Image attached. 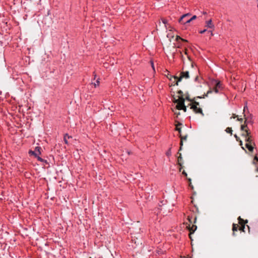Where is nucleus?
<instances>
[{
	"mask_svg": "<svg viewBox=\"0 0 258 258\" xmlns=\"http://www.w3.org/2000/svg\"><path fill=\"white\" fill-rule=\"evenodd\" d=\"M234 137L236 139V141H239V140H240V138L237 136V135H234Z\"/></svg>",
	"mask_w": 258,
	"mask_h": 258,
	"instance_id": "2f4dec72",
	"label": "nucleus"
},
{
	"mask_svg": "<svg viewBox=\"0 0 258 258\" xmlns=\"http://www.w3.org/2000/svg\"><path fill=\"white\" fill-rule=\"evenodd\" d=\"M189 77V72L188 71L186 72H182L180 73V76L179 78H178L177 77L174 76V78L175 79H177V82L176 83V85H178V83L179 82H180L182 78H184L185 79H188Z\"/></svg>",
	"mask_w": 258,
	"mask_h": 258,
	"instance_id": "7ed1b4c3",
	"label": "nucleus"
},
{
	"mask_svg": "<svg viewBox=\"0 0 258 258\" xmlns=\"http://www.w3.org/2000/svg\"><path fill=\"white\" fill-rule=\"evenodd\" d=\"M255 145L252 144H245V147L250 152H252L254 149V146Z\"/></svg>",
	"mask_w": 258,
	"mask_h": 258,
	"instance_id": "9d476101",
	"label": "nucleus"
},
{
	"mask_svg": "<svg viewBox=\"0 0 258 258\" xmlns=\"http://www.w3.org/2000/svg\"><path fill=\"white\" fill-rule=\"evenodd\" d=\"M225 132L227 133H229L231 135L232 134V130L231 127H228L226 128Z\"/></svg>",
	"mask_w": 258,
	"mask_h": 258,
	"instance_id": "412c9836",
	"label": "nucleus"
},
{
	"mask_svg": "<svg viewBox=\"0 0 258 258\" xmlns=\"http://www.w3.org/2000/svg\"><path fill=\"white\" fill-rule=\"evenodd\" d=\"M198 105H199V103L198 102H195L194 103L191 105L190 108L192 109L195 113H201L203 116H204V114L202 108L198 107Z\"/></svg>",
	"mask_w": 258,
	"mask_h": 258,
	"instance_id": "f03ea898",
	"label": "nucleus"
},
{
	"mask_svg": "<svg viewBox=\"0 0 258 258\" xmlns=\"http://www.w3.org/2000/svg\"><path fill=\"white\" fill-rule=\"evenodd\" d=\"M177 93H178V94H180V96H182L183 92H182V91L179 90V91H178V92H177Z\"/></svg>",
	"mask_w": 258,
	"mask_h": 258,
	"instance_id": "473e14b6",
	"label": "nucleus"
},
{
	"mask_svg": "<svg viewBox=\"0 0 258 258\" xmlns=\"http://www.w3.org/2000/svg\"><path fill=\"white\" fill-rule=\"evenodd\" d=\"M255 145L252 144H245V147L250 152H252L254 149V146Z\"/></svg>",
	"mask_w": 258,
	"mask_h": 258,
	"instance_id": "1a4fd4ad",
	"label": "nucleus"
},
{
	"mask_svg": "<svg viewBox=\"0 0 258 258\" xmlns=\"http://www.w3.org/2000/svg\"><path fill=\"white\" fill-rule=\"evenodd\" d=\"M206 31H207V30H206V29H204V30H201V31H200L199 32H200V33H201V34H203V33H205V32H206Z\"/></svg>",
	"mask_w": 258,
	"mask_h": 258,
	"instance_id": "72a5a7b5",
	"label": "nucleus"
},
{
	"mask_svg": "<svg viewBox=\"0 0 258 258\" xmlns=\"http://www.w3.org/2000/svg\"><path fill=\"white\" fill-rule=\"evenodd\" d=\"M185 98L186 100H187L188 101H191L188 96H186Z\"/></svg>",
	"mask_w": 258,
	"mask_h": 258,
	"instance_id": "58836bf2",
	"label": "nucleus"
},
{
	"mask_svg": "<svg viewBox=\"0 0 258 258\" xmlns=\"http://www.w3.org/2000/svg\"><path fill=\"white\" fill-rule=\"evenodd\" d=\"M247 108V107L246 105H245L244 107V108H243V111L244 112L245 111V109Z\"/></svg>",
	"mask_w": 258,
	"mask_h": 258,
	"instance_id": "37998d69",
	"label": "nucleus"
},
{
	"mask_svg": "<svg viewBox=\"0 0 258 258\" xmlns=\"http://www.w3.org/2000/svg\"><path fill=\"white\" fill-rule=\"evenodd\" d=\"M244 132V133L242 134L241 136L243 137H252L251 135V133L248 130H245L244 131H243Z\"/></svg>",
	"mask_w": 258,
	"mask_h": 258,
	"instance_id": "6e6552de",
	"label": "nucleus"
},
{
	"mask_svg": "<svg viewBox=\"0 0 258 258\" xmlns=\"http://www.w3.org/2000/svg\"><path fill=\"white\" fill-rule=\"evenodd\" d=\"M206 26L208 28H211V29L214 28V25L213 24L212 21L211 19L206 21Z\"/></svg>",
	"mask_w": 258,
	"mask_h": 258,
	"instance_id": "423d86ee",
	"label": "nucleus"
},
{
	"mask_svg": "<svg viewBox=\"0 0 258 258\" xmlns=\"http://www.w3.org/2000/svg\"><path fill=\"white\" fill-rule=\"evenodd\" d=\"M198 79V77H196V78H195V81H197Z\"/></svg>",
	"mask_w": 258,
	"mask_h": 258,
	"instance_id": "a18cd8bd",
	"label": "nucleus"
},
{
	"mask_svg": "<svg viewBox=\"0 0 258 258\" xmlns=\"http://www.w3.org/2000/svg\"><path fill=\"white\" fill-rule=\"evenodd\" d=\"M197 18V16L196 15L193 16L190 19L191 21L194 20H195Z\"/></svg>",
	"mask_w": 258,
	"mask_h": 258,
	"instance_id": "7c9ffc66",
	"label": "nucleus"
},
{
	"mask_svg": "<svg viewBox=\"0 0 258 258\" xmlns=\"http://www.w3.org/2000/svg\"><path fill=\"white\" fill-rule=\"evenodd\" d=\"M178 38H180V37L179 36H177V39H178Z\"/></svg>",
	"mask_w": 258,
	"mask_h": 258,
	"instance_id": "8fccbe9b",
	"label": "nucleus"
},
{
	"mask_svg": "<svg viewBox=\"0 0 258 258\" xmlns=\"http://www.w3.org/2000/svg\"><path fill=\"white\" fill-rule=\"evenodd\" d=\"M238 227V225H237L236 224H233L232 230H233V236L235 235V232L237 231Z\"/></svg>",
	"mask_w": 258,
	"mask_h": 258,
	"instance_id": "f8f14e48",
	"label": "nucleus"
},
{
	"mask_svg": "<svg viewBox=\"0 0 258 258\" xmlns=\"http://www.w3.org/2000/svg\"><path fill=\"white\" fill-rule=\"evenodd\" d=\"M182 160V157L181 156V155L180 154L179 156L178 157L177 161H178V164L180 166H181V165H182V162H181Z\"/></svg>",
	"mask_w": 258,
	"mask_h": 258,
	"instance_id": "6ab92c4d",
	"label": "nucleus"
},
{
	"mask_svg": "<svg viewBox=\"0 0 258 258\" xmlns=\"http://www.w3.org/2000/svg\"><path fill=\"white\" fill-rule=\"evenodd\" d=\"M254 160H256L257 162H258V158L256 156H255L254 157Z\"/></svg>",
	"mask_w": 258,
	"mask_h": 258,
	"instance_id": "ea45409f",
	"label": "nucleus"
},
{
	"mask_svg": "<svg viewBox=\"0 0 258 258\" xmlns=\"http://www.w3.org/2000/svg\"><path fill=\"white\" fill-rule=\"evenodd\" d=\"M41 148L40 147H36L35 148V150L33 151H30V153L34 155L35 157H37V155H39L41 154Z\"/></svg>",
	"mask_w": 258,
	"mask_h": 258,
	"instance_id": "20e7f679",
	"label": "nucleus"
},
{
	"mask_svg": "<svg viewBox=\"0 0 258 258\" xmlns=\"http://www.w3.org/2000/svg\"><path fill=\"white\" fill-rule=\"evenodd\" d=\"M181 110H183L184 112L186 111V107L185 105L183 106V108Z\"/></svg>",
	"mask_w": 258,
	"mask_h": 258,
	"instance_id": "f704fd0d",
	"label": "nucleus"
},
{
	"mask_svg": "<svg viewBox=\"0 0 258 258\" xmlns=\"http://www.w3.org/2000/svg\"><path fill=\"white\" fill-rule=\"evenodd\" d=\"M70 138H72V137L69 136V135L67 134L64 135V137H63V140H64L65 144H68V139H69Z\"/></svg>",
	"mask_w": 258,
	"mask_h": 258,
	"instance_id": "ddd939ff",
	"label": "nucleus"
},
{
	"mask_svg": "<svg viewBox=\"0 0 258 258\" xmlns=\"http://www.w3.org/2000/svg\"><path fill=\"white\" fill-rule=\"evenodd\" d=\"M208 33H210L211 36H213L214 35L212 31H208Z\"/></svg>",
	"mask_w": 258,
	"mask_h": 258,
	"instance_id": "c9c22d12",
	"label": "nucleus"
},
{
	"mask_svg": "<svg viewBox=\"0 0 258 258\" xmlns=\"http://www.w3.org/2000/svg\"><path fill=\"white\" fill-rule=\"evenodd\" d=\"M181 123H179L176 127V130L178 132L180 135H181V128L178 127V126L181 125Z\"/></svg>",
	"mask_w": 258,
	"mask_h": 258,
	"instance_id": "5701e85b",
	"label": "nucleus"
},
{
	"mask_svg": "<svg viewBox=\"0 0 258 258\" xmlns=\"http://www.w3.org/2000/svg\"><path fill=\"white\" fill-rule=\"evenodd\" d=\"M187 135H185V136L182 137L181 135H180V148L179 151H181L182 150V147L183 146V141L186 140L187 139Z\"/></svg>",
	"mask_w": 258,
	"mask_h": 258,
	"instance_id": "0eeeda50",
	"label": "nucleus"
},
{
	"mask_svg": "<svg viewBox=\"0 0 258 258\" xmlns=\"http://www.w3.org/2000/svg\"><path fill=\"white\" fill-rule=\"evenodd\" d=\"M166 155L167 156H170L171 155V149H169L167 152H166Z\"/></svg>",
	"mask_w": 258,
	"mask_h": 258,
	"instance_id": "393cba45",
	"label": "nucleus"
},
{
	"mask_svg": "<svg viewBox=\"0 0 258 258\" xmlns=\"http://www.w3.org/2000/svg\"><path fill=\"white\" fill-rule=\"evenodd\" d=\"M203 14H204V15H206V14H207V13H206V12H204L203 13Z\"/></svg>",
	"mask_w": 258,
	"mask_h": 258,
	"instance_id": "de8ad7c7",
	"label": "nucleus"
},
{
	"mask_svg": "<svg viewBox=\"0 0 258 258\" xmlns=\"http://www.w3.org/2000/svg\"><path fill=\"white\" fill-rule=\"evenodd\" d=\"M237 116V115H236L235 114H233V116H232V117H231V118H236Z\"/></svg>",
	"mask_w": 258,
	"mask_h": 258,
	"instance_id": "a19ab883",
	"label": "nucleus"
},
{
	"mask_svg": "<svg viewBox=\"0 0 258 258\" xmlns=\"http://www.w3.org/2000/svg\"><path fill=\"white\" fill-rule=\"evenodd\" d=\"M247 125H248V124H247V123L245 124V123H244V124H242L241 125L240 130L243 131L245 130H246L245 128L247 127Z\"/></svg>",
	"mask_w": 258,
	"mask_h": 258,
	"instance_id": "aec40b11",
	"label": "nucleus"
},
{
	"mask_svg": "<svg viewBox=\"0 0 258 258\" xmlns=\"http://www.w3.org/2000/svg\"><path fill=\"white\" fill-rule=\"evenodd\" d=\"M89 258H92L91 257H90Z\"/></svg>",
	"mask_w": 258,
	"mask_h": 258,
	"instance_id": "603ef678",
	"label": "nucleus"
},
{
	"mask_svg": "<svg viewBox=\"0 0 258 258\" xmlns=\"http://www.w3.org/2000/svg\"><path fill=\"white\" fill-rule=\"evenodd\" d=\"M244 141L246 142V144H252L255 145L252 137H244Z\"/></svg>",
	"mask_w": 258,
	"mask_h": 258,
	"instance_id": "39448f33",
	"label": "nucleus"
},
{
	"mask_svg": "<svg viewBox=\"0 0 258 258\" xmlns=\"http://www.w3.org/2000/svg\"><path fill=\"white\" fill-rule=\"evenodd\" d=\"M188 219L190 223H191V220H190V218H189V217L188 218Z\"/></svg>",
	"mask_w": 258,
	"mask_h": 258,
	"instance_id": "49530a36",
	"label": "nucleus"
},
{
	"mask_svg": "<svg viewBox=\"0 0 258 258\" xmlns=\"http://www.w3.org/2000/svg\"><path fill=\"white\" fill-rule=\"evenodd\" d=\"M213 91H214L216 93H218L219 92V89L216 87H214V89H213V90H209L208 92H207V94L206 95V96H207L208 94H210L211 93H212Z\"/></svg>",
	"mask_w": 258,
	"mask_h": 258,
	"instance_id": "dca6fc26",
	"label": "nucleus"
},
{
	"mask_svg": "<svg viewBox=\"0 0 258 258\" xmlns=\"http://www.w3.org/2000/svg\"><path fill=\"white\" fill-rule=\"evenodd\" d=\"M256 170V171L258 172V168H257Z\"/></svg>",
	"mask_w": 258,
	"mask_h": 258,
	"instance_id": "3c124183",
	"label": "nucleus"
},
{
	"mask_svg": "<svg viewBox=\"0 0 258 258\" xmlns=\"http://www.w3.org/2000/svg\"><path fill=\"white\" fill-rule=\"evenodd\" d=\"M244 228H245V225H242L240 227L239 230L244 232Z\"/></svg>",
	"mask_w": 258,
	"mask_h": 258,
	"instance_id": "a878e982",
	"label": "nucleus"
},
{
	"mask_svg": "<svg viewBox=\"0 0 258 258\" xmlns=\"http://www.w3.org/2000/svg\"><path fill=\"white\" fill-rule=\"evenodd\" d=\"M37 158V160L40 162H43L44 161V160L41 158V157H40L39 156V155H37V157H36Z\"/></svg>",
	"mask_w": 258,
	"mask_h": 258,
	"instance_id": "bb28decb",
	"label": "nucleus"
},
{
	"mask_svg": "<svg viewBox=\"0 0 258 258\" xmlns=\"http://www.w3.org/2000/svg\"><path fill=\"white\" fill-rule=\"evenodd\" d=\"M184 98L183 96H179L178 99H175L174 101V103H176L177 104L176 106V110H181L184 105Z\"/></svg>",
	"mask_w": 258,
	"mask_h": 258,
	"instance_id": "f257e3e1",
	"label": "nucleus"
},
{
	"mask_svg": "<svg viewBox=\"0 0 258 258\" xmlns=\"http://www.w3.org/2000/svg\"><path fill=\"white\" fill-rule=\"evenodd\" d=\"M162 23L165 25V27H166V24L167 23V21L166 19H162Z\"/></svg>",
	"mask_w": 258,
	"mask_h": 258,
	"instance_id": "c85d7f7f",
	"label": "nucleus"
},
{
	"mask_svg": "<svg viewBox=\"0 0 258 258\" xmlns=\"http://www.w3.org/2000/svg\"><path fill=\"white\" fill-rule=\"evenodd\" d=\"M188 180L190 182L189 186H191L192 188H193V186H192V185H191V179L190 178H188Z\"/></svg>",
	"mask_w": 258,
	"mask_h": 258,
	"instance_id": "e433bc0d",
	"label": "nucleus"
},
{
	"mask_svg": "<svg viewBox=\"0 0 258 258\" xmlns=\"http://www.w3.org/2000/svg\"><path fill=\"white\" fill-rule=\"evenodd\" d=\"M182 174L184 175L185 176H187V173L184 171L182 172Z\"/></svg>",
	"mask_w": 258,
	"mask_h": 258,
	"instance_id": "79ce46f5",
	"label": "nucleus"
},
{
	"mask_svg": "<svg viewBox=\"0 0 258 258\" xmlns=\"http://www.w3.org/2000/svg\"><path fill=\"white\" fill-rule=\"evenodd\" d=\"M244 123H245V124L247 123V124H253V121L252 120V119H251V118L249 119L248 118L245 117Z\"/></svg>",
	"mask_w": 258,
	"mask_h": 258,
	"instance_id": "2eb2a0df",
	"label": "nucleus"
},
{
	"mask_svg": "<svg viewBox=\"0 0 258 258\" xmlns=\"http://www.w3.org/2000/svg\"><path fill=\"white\" fill-rule=\"evenodd\" d=\"M215 87L218 88V89H220L221 88V84L220 83V82L215 81Z\"/></svg>",
	"mask_w": 258,
	"mask_h": 258,
	"instance_id": "a211bd4d",
	"label": "nucleus"
},
{
	"mask_svg": "<svg viewBox=\"0 0 258 258\" xmlns=\"http://www.w3.org/2000/svg\"><path fill=\"white\" fill-rule=\"evenodd\" d=\"M177 110H176L175 109H172L173 112H174V114H176L177 116L180 115V113L179 111H177Z\"/></svg>",
	"mask_w": 258,
	"mask_h": 258,
	"instance_id": "b1692460",
	"label": "nucleus"
},
{
	"mask_svg": "<svg viewBox=\"0 0 258 258\" xmlns=\"http://www.w3.org/2000/svg\"><path fill=\"white\" fill-rule=\"evenodd\" d=\"M191 14L190 13H187L183 15L179 19L178 22H181L182 21V20L186 18L187 16H190Z\"/></svg>",
	"mask_w": 258,
	"mask_h": 258,
	"instance_id": "4468645a",
	"label": "nucleus"
},
{
	"mask_svg": "<svg viewBox=\"0 0 258 258\" xmlns=\"http://www.w3.org/2000/svg\"><path fill=\"white\" fill-rule=\"evenodd\" d=\"M257 8H258V5H257Z\"/></svg>",
	"mask_w": 258,
	"mask_h": 258,
	"instance_id": "864d4df0",
	"label": "nucleus"
},
{
	"mask_svg": "<svg viewBox=\"0 0 258 258\" xmlns=\"http://www.w3.org/2000/svg\"><path fill=\"white\" fill-rule=\"evenodd\" d=\"M239 141L240 145V146H242L243 144H242V141H241L240 140H239ZM241 148H242V149L243 150H244L245 152H246V150L244 149V148L243 147H241Z\"/></svg>",
	"mask_w": 258,
	"mask_h": 258,
	"instance_id": "cd10ccee",
	"label": "nucleus"
},
{
	"mask_svg": "<svg viewBox=\"0 0 258 258\" xmlns=\"http://www.w3.org/2000/svg\"><path fill=\"white\" fill-rule=\"evenodd\" d=\"M99 81L98 80H97L96 81V82L94 83L95 87H96L97 86H99Z\"/></svg>",
	"mask_w": 258,
	"mask_h": 258,
	"instance_id": "c756f323",
	"label": "nucleus"
},
{
	"mask_svg": "<svg viewBox=\"0 0 258 258\" xmlns=\"http://www.w3.org/2000/svg\"><path fill=\"white\" fill-rule=\"evenodd\" d=\"M197 227L196 225H192V227L189 229L190 232H194L197 229Z\"/></svg>",
	"mask_w": 258,
	"mask_h": 258,
	"instance_id": "4be33fe9",
	"label": "nucleus"
},
{
	"mask_svg": "<svg viewBox=\"0 0 258 258\" xmlns=\"http://www.w3.org/2000/svg\"><path fill=\"white\" fill-rule=\"evenodd\" d=\"M237 120L242 121V118H237Z\"/></svg>",
	"mask_w": 258,
	"mask_h": 258,
	"instance_id": "c03bdc74",
	"label": "nucleus"
},
{
	"mask_svg": "<svg viewBox=\"0 0 258 258\" xmlns=\"http://www.w3.org/2000/svg\"><path fill=\"white\" fill-rule=\"evenodd\" d=\"M181 40H182V41H186V40H184V39H181Z\"/></svg>",
	"mask_w": 258,
	"mask_h": 258,
	"instance_id": "09e8293b",
	"label": "nucleus"
},
{
	"mask_svg": "<svg viewBox=\"0 0 258 258\" xmlns=\"http://www.w3.org/2000/svg\"><path fill=\"white\" fill-rule=\"evenodd\" d=\"M151 65H152V67L153 69L154 70H155L153 62V61H151Z\"/></svg>",
	"mask_w": 258,
	"mask_h": 258,
	"instance_id": "4c0bfd02",
	"label": "nucleus"
},
{
	"mask_svg": "<svg viewBox=\"0 0 258 258\" xmlns=\"http://www.w3.org/2000/svg\"><path fill=\"white\" fill-rule=\"evenodd\" d=\"M191 22L190 19H186V18L182 20V21L179 22L181 24H186Z\"/></svg>",
	"mask_w": 258,
	"mask_h": 258,
	"instance_id": "f3484780",
	"label": "nucleus"
},
{
	"mask_svg": "<svg viewBox=\"0 0 258 258\" xmlns=\"http://www.w3.org/2000/svg\"><path fill=\"white\" fill-rule=\"evenodd\" d=\"M238 220L239 221V224L240 225H241V226L242 225H245V223H247V220H246L245 221L243 219H242V218H241L240 217H238Z\"/></svg>",
	"mask_w": 258,
	"mask_h": 258,
	"instance_id": "9b49d317",
	"label": "nucleus"
}]
</instances>
